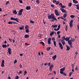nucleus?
<instances>
[{"instance_id": "f257e3e1", "label": "nucleus", "mask_w": 79, "mask_h": 79, "mask_svg": "<svg viewBox=\"0 0 79 79\" xmlns=\"http://www.w3.org/2000/svg\"><path fill=\"white\" fill-rule=\"evenodd\" d=\"M65 67H64L63 68L61 69L60 70V73L61 74H63V71L65 70Z\"/></svg>"}, {"instance_id": "f03ea898", "label": "nucleus", "mask_w": 79, "mask_h": 79, "mask_svg": "<svg viewBox=\"0 0 79 79\" xmlns=\"http://www.w3.org/2000/svg\"><path fill=\"white\" fill-rule=\"evenodd\" d=\"M24 10L23 9H22L20 10H19V11L18 12L19 15L20 16L21 15H22V13L23 12V11Z\"/></svg>"}, {"instance_id": "7ed1b4c3", "label": "nucleus", "mask_w": 79, "mask_h": 79, "mask_svg": "<svg viewBox=\"0 0 79 79\" xmlns=\"http://www.w3.org/2000/svg\"><path fill=\"white\" fill-rule=\"evenodd\" d=\"M73 20H72L70 21L69 23V26L70 27H73Z\"/></svg>"}, {"instance_id": "20e7f679", "label": "nucleus", "mask_w": 79, "mask_h": 79, "mask_svg": "<svg viewBox=\"0 0 79 79\" xmlns=\"http://www.w3.org/2000/svg\"><path fill=\"white\" fill-rule=\"evenodd\" d=\"M55 13L56 16H60V15L58 13V10H55Z\"/></svg>"}, {"instance_id": "39448f33", "label": "nucleus", "mask_w": 79, "mask_h": 79, "mask_svg": "<svg viewBox=\"0 0 79 79\" xmlns=\"http://www.w3.org/2000/svg\"><path fill=\"white\" fill-rule=\"evenodd\" d=\"M59 45L61 49H63V45H62V44H61V43L59 42Z\"/></svg>"}, {"instance_id": "423d86ee", "label": "nucleus", "mask_w": 79, "mask_h": 79, "mask_svg": "<svg viewBox=\"0 0 79 79\" xmlns=\"http://www.w3.org/2000/svg\"><path fill=\"white\" fill-rule=\"evenodd\" d=\"M60 10H61V11L62 13H66V11L65 10V9H64L63 8H60Z\"/></svg>"}, {"instance_id": "0eeeda50", "label": "nucleus", "mask_w": 79, "mask_h": 79, "mask_svg": "<svg viewBox=\"0 0 79 79\" xmlns=\"http://www.w3.org/2000/svg\"><path fill=\"white\" fill-rule=\"evenodd\" d=\"M55 17L54 15L51 14V15H50V19H53Z\"/></svg>"}, {"instance_id": "6e6552de", "label": "nucleus", "mask_w": 79, "mask_h": 79, "mask_svg": "<svg viewBox=\"0 0 79 79\" xmlns=\"http://www.w3.org/2000/svg\"><path fill=\"white\" fill-rule=\"evenodd\" d=\"M52 20H51L52 22H54V21H57V19L55 17H54L53 19H52Z\"/></svg>"}, {"instance_id": "1a4fd4ad", "label": "nucleus", "mask_w": 79, "mask_h": 79, "mask_svg": "<svg viewBox=\"0 0 79 79\" xmlns=\"http://www.w3.org/2000/svg\"><path fill=\"white\" fill-rule=\"evenodd\" d=\"M71 66L72 67V71H73V72H74V64H72L71 65Z\"/></svg>"}, {"instance_id": "9d476101", "label": "nucleus", "mask_w": 79, "mask_h": 79, "mask_svg": "<svg viewBox=\"0 0 79 79\" xmlns=\"http://www.w3.org/2000/svg\"><path fill=\"white\" fill-rule=\"evenodd\" d=\"M31 6H27L26 7V10H31Z\"/></svg>"}, {"instance_id": "9b49d317", "label": "nucleus", "mask_w": 79, "mask_h": 79, "mask_svg": "<svg viewBox=\"0 0 79 79\" xmlns=\"http://www.w3.org/2000/svg\"><path fill=\"white\" fill-rule=\"evenodd\" d=\"M56 55H55V56H52V59H53L54 61H55V59H56Z\"/></svg>"}, {"instance_id": "f8f14e48", "label": "nucleus", "mask_w": 79, "mask_h": 79, "mask_svg": "<svg viewBox=\"0 0 79 79\" xmlns=\"http://www.w3.org/2000/svg\"><path fill=\"white\" fill-rule=\"evenodd\" d=\"M69 39H70V37H66L65 38V41H69Z\"/></svg>"}, {"instance_id": "ddd939ff", "label": "nucleus", "mask_w": 79, "mask_h": 79, "mask_svg": "<svg viewBox=\"0 0 79 79\" xmlns=\"http://www.w3.org/2000/svg\"><path fill=\"white\" fill-rule=\"evenodd\" d=\"M8 52L10 55H11V48H8Z\"/></svg>"}, {"instance_id": "4468645a", "label": "nucleus", "mask_w": 79, "mask_h": 79, "mask_svg": "<svg viewBox=\"0 0 79 79\" xmlns=\"http://www.w3.org/2000/svg\"><path fill=\"white\" fill-rule=\"evenodd\" d=\"M68 43L69 45H72V44H73V43H72L71 41L70 40L68 41Z\"/></svg>"}, {"instance_id": "2eb2a0df", "label": "nucleus", "mask_w": 79, "mask_h": 79, "mask_svg": "<svg viewBox=\"0 0 79 79\" xmlns=\"http://www.w3.org/2000/svg\"><path fill=\"white\" fill-rule=\"evenodd\" d=\"M66 47L67 48L66 50L67 51H69L70 50V48H69V46L66 45Z\"/></svg>"}, {"instance_id": "dca6fc26", "label": "nucleus", "mask_w": 79, "mask_h": 79, "mask_svg": "<svg viewBox=\"0 0 79 79\" xmlns=\"http://www.w3.org/2000/svg\"><path fill=\"white\" fill-rule=\"evenodd\" d=\"M61 42H62L63 45H64L65 44V41H64V40H61Z\"/></svg>"}, {"instance_id": "f3484780", "label": "nucleus", "mask_w": 79, "mask_h": 79, "mask_svg": "<svg viewBox=\"0 0 79 79\" xmlns=\"http://www.w3.org/2000/svg\"><path fill=\"white\" fill-rule=\"evenodd\" d=\"M19 20V19H18V18H15L14 21H15L17 22V23H19V21H18Z\"/></svg>"}, {"instance_id": "a211bd4d", "label": "nucleus", "mask_w": 79, "mask_h": 79, "mask_svg": "<svg viewBox=\"0 0 79 79\" xmlns=\"http://www.w3.org/2000/svg\"><path fill=\"white\" fill-rule=\"evenodd\" d=\"M74 5H75V6H77V9L79 10V5H76V4H74Z\"/></svg>"}, {"instance_id": "6ab92c4d", "label": "nucleus", "mask_w": 79, "mask_h": 79, "mask_svg": "<svg viewBox=\"0 0 79 79\" xmlns=\"http://www.w3.org/2000/svg\"><path fill=\"white\" fill-rule=\"evenodd\" d=\"M13 13L15 14V15H16L17 14V12H16V10H14L13 11Z\"/></svg>"}, {"instance_id": "aec40b11", "label": "nucleus", "mask_w": 79, "mask_h": 79, "mask_svg": "<svg viewBox=\"0 0 79 79\" xmlns=\"http://www.w3.org/2000/svg\"><path fill=\"white\" fill-rule=\"evenodd\" d=\"M57 26L58 25H53L52 26V27H53V28H54L55 27H57Z\"/></svg>"}, {"instance_id": "412c9836", "label": "nucleus", "mask_w": 79, "mask_h": 79, "mask_svg": "<svg viewBox=\"0 0 79 79\" xmlns=\"http://www.w3.org/2000/svg\"><path fill=\"white\" fill-rule=\"evenodd\" d=\"M29 26L28 25H27L25 27V29H29Z\"/></svg>"}, {"instance_id": "4be33fe9", "label": "nucleus", "mask_w": 79, "mask_h": 79, "mask_svg": "<svg viewBox=\"0 0 79 79\" xmlns=\"http://www.w3.org/2000/svg\"><path fill=\"white\" fill-rule=\"evenodd\" d=\"M29 36V35H28L26 34L25 35L24 37L25 38H28Z\"/></svg>"}, {"instance_id": "5701e85b", "label": "nucleus", "mask_w": 79, "mask_h": 79, "mask_svg": "<svg viewBox=\"0 0 79 79\" xmlns=\"http://www.w3.org/2000/svg\"><path fill=\"white\" fill-rule=\"evenodd\" d=\"M2 47L3 48H6L7 46H6V44H3L2 45Z\"/></svg>"}, {"instance_id": "b1692460", "label": "nucleus", "mask_w": 79, "mask_h": 79, "mask_svg": "<svg viewBox=\"0 0 79 79\" xmlns=\"http://www.w3.org/2000/svg\"><path fill=\"white\" fill-rule=\"evenodd\" d=\"M66 40V38H65V36H64L62 38V40Z\"/></svg>"}, {"instance_id": "393cba45", "label": "nucleus", "mask_w": 79, "mask_h": 79, "mask_svg": "<svg viewBox=\"0 0 79 79\" xmlns=\"http://www.w3.org/2000/svg\"><path fill=\"white\" fill-rule=\"evenodd\" d=\"M73 2L74 3H78V1H76V0H73Z\"/></svg>"}, {"instance_id": "a878e982", "label": "nucleus", "mask_w": 79, "mask_h": 79, "mask_svg": "<svg viewBox=\"0 0 79 79\" xmlns=\"http://www.w3.org/2000/svg\"><path fill=\"white\" fill-rule=\"evenodd\" d=\"M39 43L40 44H42V45H43V46H44L45 45V44H44V42H40Z\"/></svg>"}, {"instance_id": "bb28decb", "label": "nucleus", "mask_w": 79, "mask_h": 79, "mask_svg": "<svg viewBox=\"0 0 79 79\" xmlns=\"http://www.w3.org/2000/svg\"><path fill=\"white\" fill-rule=\"evenodd\" d=\"M36 3L37 4H39L40 3V1L39 0H36Z\"/></svg>"}, {"instance_id": "cd10ccee", "label": "nucleus", "mask_w": 79, "mask_h": 79, "mask_svg": "<svg viewBox=\"0 0 79 79\" xmlns=\"http://www.w3.org/2000/svg\"><path fill=\"white\" fill-rule=\"evenodd\" d=\"M66 16H67V14L66 13L64 14L63 15L64 18H66Z\"/></svg>"}, {"instance_id": "c85d7f7f", "label": "nucleus", "mask_w": 79, "mask_h": 79, "mask_svg": "<svg viewBox=\"0 0 79 79\" xmlns=\"http://www.w3.org/2000/svg\"><path fill=\"white\" fill-rule=\"evenodd\" d=\"M53 42H54V45L55 47H56V41L54 40L53 41Z\"/></svg>"}, {"instance_id": "c756f323", "label": "nucleus", "mask_w": 79, "mask_h": 79, "mask_svg": "<svg viewBox=\"0 0 79 79\" xmlns=\"http://www.w3.org/2000/svg\"><path fill=\"white\" fill-rule=\"evenodd\" d=\"M54 30L55 31H59V30H60V28L58 27V28L57 29L56 28H54Z\"/></svg>"}, {"instance_id": "7c9ffc66", "label": "nucleus", "mask_w": 79, "mask_h": 79, "mask_svg": "<svg viewBox=\"0 0 79 79\" xmlns=\"http://www.w3.org/2000/svg\"><path fill=\"white\" fill-rule=\"evenodd\" d=\"M68 6H69V7H71V6H72V3L70 2Z\"/></svg>"}, {"instance_id": "2f4dec72", "label": "nucleus", "mask_w": 79, "mask_h": 79, "mask_svg": "<svg viewBox=\"0 0 79 79\" xmlns=\"http://www.w3.org/2000/svg\"><path fill=\"white\" fill-rule=\"evenodd\" d=\"M73 72H70V73L69 74V77L71 76L72 74H73Z\"/></svg>"}, {"instance_id": "473e14b6", "label": "nucleus", "mask_w": 79, "mask_h": 79, "mask_svg": "<svg viewBox=\"0 0 79 79\" xmlns=\"http://www.w3.org/2000/svg\"><path fill=\"white\" fill-rule=\"evenodd\" d=\"M53 67H54L53 65L52 64L50 67V69H52L53 68Z\"/></svg>"}, {"instance_id": "72a5a7b5", "label": "nucleus", "mask_w": 79, "mask_h": 79, "mask_svg": "<svg viewBox=\"0 0 79 79\" xmlns=\"http://www.w3.org/2000/svg\"><path fill=\"white\" fill-rule=\"evenodd\" d=\"M54 34V32L53 31H52L51 33H50V35H51V36H52V34Z\"/></svg>"}, {"instance_id": "f704fd0d", "label": "nucleus", "mask_w": 79, "mask_h": 79, "mask_svg": "<svg viewBox=\"0 0 79 79\" xmlns=\"http://www.w3.org/2000/svg\"><path fill=\"white\" fill-rule=\"evenodd\" d=\"M25 32H27V33H29V29H26Z\"/></svg>"}, {"instance_id": "c9c22d12", "label": "nucleus", "mask_w": 79, "mask_h": 79, "mask_svg": "<svg viewBox=\"0 0 79 79\" xmlns=\"http://www.w3.org/2000/svg\"><path fill=\"white\" fill-rule=\"evenodd\" d=\"M8 24H13V22L11 21H9L8 22Z\"/></svg>"}, {"instance_id": "e433bc0d", "label": "nucleus", "mask_w": 79, "mask_h": 79, "mask_svg": "<svg viewBox=\"0 0 79 79\" xmlns=\"http://www.w3.org/2000/svg\"><path fill=\"white\" fill-rule=\"evenodd\" d=\"M30 23H32V24H34V22L32 21V20H31V19H30Z\"/></svg>"}, {"instance_id": "4c0bfd02", "label": "nucleus", "mask_w": 79, "mask_h": 79, "mask_svg": "<svg viewBox=\"0 0 79 79\" xmlns=\"http://www.w3.org/2000/svg\"><path fill=\"white\" fill-rule=\"evenodd\" d=\"M27 71H26L25 70L24 72V75L25 76V75H26V74H27Z\"/></svg>"}, {"instance_id": "58836bf2", "label": "nucleus", "mask_w": 79, "mask_h": 79, "mask_svg": "<svg viewBox=\"0 0 79 79\" xmlns=\"http://www.w3.org/2000/svg\"><path fill=\"white\" fill-rule=\"evenodd\" d=\"M56 5H58L59 4V3H60V1H58L57 2H56Z\"/></svg>"}, {"instance_id": "ea45409f", "label": "nucleus", "mask_w": 79, "mask_h": 79, "mask_svg": "<svg viewBox=\"0 0 79 79\" xmlns=\"http://www.w3.org/2000/svg\"><path fill=\"white\" fill-rule=\"evenodd\" d=\"M10 19L11 20H15V18H13V17H11L10 18Z\"/></svg>"}, {"instance_id": "a19ab883", "label": "nucleus", "mask_w": 79, "mask_h": 79, "mask_svg": "<svg viewBox=\"0 0 79 79\" xmlns=\"http://www.w3.org/2000/svg\"><path fill=\"white\" fill-rule=\"evenodd\" d=\"M61 33V31H59L57 32V34L58 35L59 34H60Z\"/></svg>"}, {"instance_id": "79ce46f5", "label": "nucleus", "mask_w": 79, "mask_h": 79, "mask_svg": "<svg viewBox=\"0 0 79 79\" xmlns=\"http://www.w3.org/2000/svg\"><path fill=\"white\" fill-rule=\"evenodd\" d=\"M61 7L62 8H66V6H61Z\"/></svg>"}, {"instance_id": "37998d69", "label": "nucleus", "mask_w": 79, "mask_h": 79, "mask_svg": "<svg viewBox=\"0 0 79 79\" xmlns=\"http://www.w3.org/2000/svg\"><path fill=\"white\" fill-rule=\"evenodd\" d=\"M51 6L52 8H54V7H55V6H54V5H53V4L51 5Z\"/></svg>"}, {"instance_id": "c03bdc74", "label": "nucleus", "mask_w": 79, "mask_h": 79, "mask_svg": "<svg viewBox=\"0 0 79 79\" xmlns=\"http://www.w3.org/2000/svg\"><path fill=\"white\" fill-rule=\"evenodd\" d=\"M70 17L72 18H74V16L73 15H71Z\"/></svg>"}, {"instance_id": "a18cd8bd", "label": "nucleus", "mask_w": 79, "mask_h": 79, "mask_svg": "<svg viewBox=\"0 0 79 79\" xmlns=\"http://www.w3.org/2000/svg\"><path fill=\"white\" fill-rule=\"evenodd\" d=\"M19 29L20 30H24V29H23V28L22 27H19Z\"/></svg>"}, {"instance_id": "49530a36", "label": "nucleus", "mask_w": 79, "mask_h": 79, "mask_svg": "<svg viewBox=\"0 0 79 79\" xmlns=\"http://www.w3.org/2000/svg\"><path fill=\"white\" fill-rule=\"evenodd\" d=\"M48 44H50V38H48Z\"/></svg>"}, {"instance_id": "de8ad7c7", "label": "nucleus", "mask_w": 79, "mask_h": 79, "mask_svg": "<svg viewBox=\"0 0 79 79\" xmlns=\"http://www.w3.org/2000/svg\"><path fill=\"white\" fill-rule=\"evenodd\" d=\"M46 50H47L48 51H49V50H50V47L47 48Z\"/></svg>"}, {"instance_id": "09e8293b", "label": "nucleus", "mask_w": 79, "mask_h": 79, "mask_svg": "<svg viewBox=\"0 0 79 79\" xmlns=\"http://www.w3.org/2000/svg\"><path fill=\"white\" fill-rule=\"evenodd\" d=\"M19 79V76H16V77H15V79Z\"/></svg>"}, {"instance_id": "8fccbe9b", "label": "nucleus", "mask_w": 79, "mask_h": 79, "mask_svg": "<svg viewBox=\"0 0 79 79\" xmlns=\"http://www.w3.org/2000/svg\"><path fill=\"white\" fill-rule=\"evenodd\" d=\"M19 1L20 2V3H23V1L21 0H19Z\"/></svg>"}, {"instance_id": "3c124183", "label": "nucleus", "mask_w": 79, "mask_h": 79, "mask_svg": "<svg viewBox=\"0 0 79 79\" xmlns=\"http://www.w3.org/2000/svg\"><path fill=\"white\" fill-rule=\"evenodd\" d=\"M17 63V60H15L14 61V63L15 64L16 63Z\"/></svg>"}, {"instance_id": "603ef678", "label": "nucleus", "mask_w": 79, "mask_h": 79, "mask_svg": "<svg viewBox=\"0 0 79 79\" xmlns=\"http://www.w3.org/2000/svg\"><path fill=\"white\" fill-rule=\"evenodd\" d=\"M1 66L2 67H3V66H4V64L1 63Z\"/></svg>"}, {"instance_id": "864d4df0", "label": "nucleus", "mask_w": 79, "mask_h": 79, "mask_svg": "<svg viewBox=\"0 0 79 79\" xmlns=\"http://www.w3.org/2000/svg\"><path fill=\"white\" fill-rule=\"evenodd\" d=\"M19 67L20 68H23V66H22V65L21 64H20L19 65Z\"/></svg>"}, {"instance_id": "5fc2aeb1", "label": "nucleus", "mask_w": 79, "mask_h": 79, "mask_svg": "<svg viewBox=\"0 0 79 79\" xmlns=\"http://www.w3.org/2000/svg\"><path fill=\"white\" fill-rule=\"evenodd\" d=\"M52 73H53L54 74L56 75V71H55L54 70V71L52 72Z\"/></svg>"}, {"instance_id": "6e6d98bb", "label": "nucleus", "mask_w": 79, "mask_h": 79, "mask_svg": "<svg viewBox=\"0 0 79 79\" xmlns=\"http://www.w3.org/2000/svg\"><path fill=\"white\" fill-rule=\"evenodd\" d=\"M8 3H9V1H7L6 2V5H7Z\"/></svg>"}, {"instance_id": "4d7b16f0", "label": "nucleus", "mask_w": 79, "mask_h": 79, "mask_svg": "<svg viewBox=\"0 0 79 79\" xmlns=\"http://www.w3.org/2000/svg\"><path fill=\"white\" fill-rule=\"evenodd\" d=\"M63 75H64V76H66V73H64L63 72V73L62 74Z\"/></svg>"}, {"instance_id": "13d9d810", "label": "nucleus", "mask_w": 79, "mask_h": 79, "mask_svg": "<svg viewBox=\"0 0 79 79\" xmlns=\"http://www.w3.org/2000/svg\"><path fill=\"white\" fill-rule=\"evenodd\" d=\"M78 54V52H75V54L76 55L75 56H77V55Z\"/></svg>"}, {"instance_id": "bf43d9fd", "label": "nucleus", "mask_w": 79, "mask_h": 79, "mask_svg": "<svg viewBox=\"0 0 79 79\" xmlns=\"http://www.w3.org/2000/svg\"><path fill=\"white\" fill-rule=\"evenodd\" d=\"M4 62H5V61H4V60H3L2 61V64H4Z\"/></svg>"}, {"instance_id": "052dcab7", "label": "nucleus", "mask_w": 79, "mask_h": 79, "mask_svg": "<svg viewBox=\"0 0 79 79\" xmlns=\"http://www.w3.org/2000/svg\"><path fill=\"white\" fill-rule=\"evenodd\" d=\"M22 73H23V72H22L21 71H20L19 72V74H22Z\"/></svg>"}, {"instance_id": "680f3d73", "label": "nucleus", "mask_w": 79, "mask_h": 79, "mask_svg": "<svg viewBox=\"0 0 79 79\" xmlns=\"http://www.w3.org/2000/svg\"><path fill=\"white\" fill-rule=\"evenodd\" d=\"M53 3H54V2H55V3L56 2V0H53Z\"/></svg>"}, {"instance_id": "e2e57ef3", "label": "nucleus", "mask_w": 79, "mask_h": 79, "mask_svg": "<svg viewBox=\"0 0 79 79\" xmlns=\"http://www.w3.org/2000/svg\"><path fill=\"white\" fill-rule=\"evenodd\" d=\"M62 3L60 2V3L59 5H60V6H62Z\"/></svg>"}, {"instance_id": "0e129e2a", "label": "nucleus", "mask_w": 79, "mask_h": 79, "mask_svg": "<svg viewBox=\"0 0 79 79\" xmlns=\"http://www.w3.org/2000/svg\"><path fill=\"white\" fill-rule=\"evenodd\" d=\"M65 31H68V28H66L65 29Z\"/></svg>"}, {"instance_id": "69168bd1", "label": "nucleus", "mask_w": 79, "mask_h": 79, "mask_svg": "<svg viewBox=\"0 0 79 79\" xmlns=\"http://www.w3.org/2000/svg\"><path fill=\"white\" fill-rule=\"evenodd\" d=\"M60 26H61V25L60 24H59L58 26V27L59 28H60Z\"/></svg>"}, {"instance_id": "338daca9", "label": "nucleus", "mask_w": 79, "mask_h": 79, "mask_svg": "<svg viewBox=\"0 0 79 79\" xmlns=\"http://www.w3.org/2000/svg\"><path fill=\"white\" fill-rule=\"evenodd\" d=\"M77 27L78 29V30H79V25H77Z\"/></svg>"}, {"instance_id": "774afa93", "label": "nucleus", "mask_w": 79, "mask_h": 79, "mask_svg": "<svg viewBox=\"0 0 79 79\" xmlns=\"http://www.w3.org/2000/svg\"><path fill=\"white\" fill-rule=\"evenodd\" d=\"M43 22H44V24H45L46 23H45V22H44V19L43 20Z\"/></svg>"}]
</instances>
